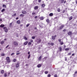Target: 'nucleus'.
<instances>
[{"mask_svg":"<svg viewBox=\"0 0 77 77\" xmlns=\"http://www.w3.org/2000/svg\"><path fill=\"white\" fill-rule=\"evenodd\" d=\"M14 44L15 45H18V44L17 42H14Z\"/></svg>","mask_w":77,"mask_h":77,"instance_id":"423d86ee","label":"nucleus"},{"mask_svg":"<svg viewBox=\"0 0 77 77\" xmlns=\"http://www.w3.org/2000/svg\"><path fill=\"white\" fill-rule=\"evenodd\" d=\"M65 12V10H63V13H64Z\"/></svg>","mask_w":77,"mask_h":77,"instance_id":"864d4df0","label":"nucleus"},{"mask_svg":"<svg viewBox=\"0 0 77 77\" xmlns=\"http://www.w3.org/2000/svg\"><path fill=\"white\" fill-rule=\"evenodd\" d=\"M27 43H28V42L26 41L24 43V44L25 45H26L27 44Z\"/></svg>","mask_w":77,"mask_h":77,"instance_id":"1a4fd4ad","label":"nucleus"},{"mask_svg":"<svg viewBox=\"0 0 77 77\" xmlns=\"http://www.w3.org/2000/svg\"><path fill=\"white\" fill-rule=\"evenodd\" d=\"M72 17H71L69 19V20H72Z\"/></svg>","mask_w":77,"mask_h":77,"instance_id":"a878e982","label":"nucleus"},{"mask_svg":"<svg viewBox=\"0 0 77 77\" xmlns=\"http://www.w3.org/2000/svg\"><path fill=\"white\" fill-rule=\"evenodd\" d=\"M39 26H40V27H41V28H42V26L40 25H39Z\"/></svg>","mask_w":77,"mask_h":77,"instance_id":"bf43d9fd","label":"nucleus"},{"mask_svg":"<svg viewBox=\"0 0 77 77\" xmlns=\"http://www.w3.org/2000/svg\"><path fill=\"white\" fill-rule=\"evenodd\" d=\"M35 19H36V18H37V16H35Z\"/></svg>","mask_w":77,"mask_h":77,"instance_id":"13d9d810","label":"nucleus"},{"mask_svg":"<svg viewBox=\"0 0 77 77\" xmlns=\"http://www.w3.org/2000/svg\"><path fill=\"white\" fill-rule=\"evenodd\" d=\"M32 44V43L30 42H29V43H28V45H31Z\"/></svg>","mask_w":77,"mask_h":77,"instance_id":"e433bc0d","label":"nucleus"},{"mask_svg":"<svg viewBox=\"0 0 77 77\" xmlns=\"http://www.w3.org/2000/svg\"><path fill=\"white\" fill-rule=\"evenodd\" d=\"M5 25H3V24H1L0 26V27H4Z\"/></svg>","mask_w":77,"mask_h":77,"instance_id":"a211bd4d","label":"nucleus"},{"mask_svg":"<svg viewBox=\"0 0 77 77\" xmlns=\"http://www.w3.org/2000/svg\"><path fill=\"white\" fill-rule=\"evenodd\" d=\"M4 42H4V41H2L1 42V44H3L4 43Z\"/></svg>","mask_w":77,"mask_h":77,"instance_id":"393cba45","label":"nucleus"},{"mask_svg":"<svg viewBox=\"0 0 77 77\" xmlns=\"http://www.w3.org/2000/svg\"><path fill=\"white\" fill-rule=\"evenodd\" d=\"M56 37V35H55L54 36H52V39H55V37Z\"/></svg>","mask_w":77,"mask_h":77,"instance_id":"2eb2a0df","label":"nucleus"},{"mask_svg":"<svg viewBox=\"0 0 77 77\" xmlns=\"http://www.w3.org/2000/svg\"><path fill=\"white\" fill-rule=\"evenodd\" d=\"M46 21H47V23H49V20H48V19H47V20H46Z\"/></svg>","mask_w":77,"mask_h":77,"instance_id":"c9c22d12","label":"nucleus"},{"mask_svg":"<svg viewBox=\"0 0 77 77\" xmlns=\"http://www.w3.org/2000/svg\"><path fill=\"white\" fill-rule=\"evenodd\" d=\"M24 38L25 40H27V38H26V37H25V36L24 37Z\"/></svg>","mask_w":77,"mask_h":77,"instance_id":"b1692460","label":"nucleus"},{"mask_svg":"<svg viewBox=\"0 0 77 77\" xmlns=\"http://www.w3.org/2000/svg\"><path fill=\"white\" fill-rule=\"evenodd\" d=\"M5 9H3L2 11V12H4V11H5Z\"/></svg>","mask_w":77,"mask_h":77,"instance_id":"72a5a7b5","label":"nucleus"},{"mask_svg":"<svg viewBox=\"0 0 77 77\" xmlns=\"http://www.w3.org/2000/svg\"><path fill=\"white\" fill-rule=\"evenodd\" d=\"M44 17H40V19L41 20H44Z\"/></svg>","mask_w":77,"mask_h":77,"instance_id":"f3484780","label":"nucleus"},{"mask_svg":"<svg viewBox=\"0 0 77 77\" xmlns=\"http://www.w3.org/2000/svg\"><path fill=\"white\" fill-rule=\"evenodd\" d=\"M34 29H36V27H35Z\"/></svg>","mask_w":77,"mask_h":77,"instance_id":"774afa93","label":"nucleus"},{"mask_svg":"<svg viewBox=\"0 0 77 77\" xmlns=\"http://www.w3.org/2000/svg\"><path fill=\"white\" fill-rule=\"evenodd\" d=\"M45 4H43L42 5V6L43 7V8H44V7H45Z\"/></svg>","mask_w":77,"mask_h":77,"instance_id":"6ab92c4d","label":"nucleus"},{"mask_svg":"<svg viewBox=\"0 0 77 77\" xmlns=\"http://www.w3.org/2000/svg\"><path fill=\"white\" fill-rule=\"evenodd\" d=\"M16 68H18V67L19 66V63H17V64H16Z\"/></svg>","mask_w":77,"mask_h":77,"instance_id":"6e6552de","label":"nucleus"},{"mask_svg":"<svg viewBox=\"0 0 77 77\" xmlns=\"http://www.w3.org/2000/svg\"><path fill=\"white\" fill-rule=\"evenodd\" d=\"M1 73H2V74L4 73V70H2V71H1Z\"/></svg>","mask_w":77,"mask_h":77,"instance_id":"c85d7f7f","label":"nucleus"},{"mask_svg":"<svg viewBox=\"0 0 77 77\" xmlns=\"http://www.w3.org/2000/svg\"><path fill=\"white\" fill-rule=\"evenodd\" d=\"M30 57V55L29 54L28 57V59H29Z\"/></svg>","mask_w":77,"mask_h":77,"instance_id":"c03bdc74","label":"nucleus"},{"mask_svg":"<svg viewBox=\"0 0 77 77\" xmlns=\"http://www.w3.org/2000/svg\"><path fill=\"white\" fill-rule=\"evenodd\" d=\"M49 15L50 17H52L53 15V14L52 13H50L49 14Z\"/></svg>","mask_w":77,"mask_h":77,"instance_id":"dca6fc26","label":"nucleus"},{"mask_svg":"<svg viewBox=\"0 0 77 77\" xmlns=\"http://www.w3.org/2000/svg\"><path fill=\"white\" fill-rule=\"evenodd\" d=\"M65 60L66 61V60H67L66 57H65Z\"/></svg>","mask_w":77,"mask_h":77,"instance_id":"49530a36","label":"nucleus"},{"mask_svg":"<svg viewBox=\"0 0 77 77\" xmlns=\"http://www.w3.org/2000/svg\"><path fill=\"white\" fill-rule=\"evenodd\" d=\"M41 40L40 39H38L37 40V42L38 44H39L40 43H41Z\"/></svg>","mask_w":77,"mask_h":77,"instance_id":"7ed1b4c3","label":"nucleus"},{"mask_svg":"<svg viewBox=\"0 0 77 77\" xmlns=\"http://www.w3.org/2000/svg\"><path fill=\"white\" fill-rule=\"evenodd\" d=\"M38 6H36L35 7L34 9L35 10H36V9H38Z\"/></svg>","mask_w":77,"mask_h":77,"instance_id":"9d476101","label":"nucleus"},{"mask_svg":"<svg viewBox=\"0 0 77 77\" xmlns=\"http://www.w3.org/2000/svg\"><path fill=\"white\" fill-rule=\"evenodd\" d=\"M16 15V14L15 13L13 15H12L13 17H14V16H15Z\"/></svg>","mask_w":77,"mask_h":77,"instance_id":"58836bf2","label":"nucleus"},{"mask_svg":"<svg viewBox=\"0 0 77 77\" xmlns=\"http://www.w3.org/2000/svg\"><path fill=\"white\" fill-rule=\"evenodd\" d=\"M41 58H42V56H41L38 58L39 60H40L41 59Z\"/></svg>","mask_w":77,"mask_h":77,"instance_id":"aec40b11","label":"nucleus"},{"mask_svg":"<svg viewBox=\"0 0 77 77\" xmlns=\"http://www.w3.org/2000/svg\"><path fill=\"white\" fill-rule=\"evenodd\" d=\"M24 15L23 14H21L20 15V17H24Z\"/></svg>","mask_w":77,"mask_h":77,"instance_id":"412c9836","label":"nucleus"},{"mask_svg":"<svg viewBox=\"0 0 77 77\" xmlns=\"http://www.w3.org/2000/svg\"><path fill=\"white\" fill-rule=\"evenodd\" d=\"M19 54H20L19 53H17L16 54H17V55H18Z\"/></svg>","mask_w":77,"mask_h":77,"instance_id":"5fc2aeb1","label":"nucleus"},{"mask_svg":"<svg viewBox=\"0 0 77 77\" xmlns=\"http://www.w3.org/2000/svg\"><path fill=\"white\" fill-rule=\"evenodd\" d=\"M29 25H30V24L29 23H28L26 25V27H29Z\"/></svg>","mask_w":77,"mask_h":77,"instance_id":"cd10ccee","label":"nucleus"},{"mask_svg":"<svg viewBox=\"0 0 77 77\" xmlns=\"http://www.w3.org/2000/svg\"><path fill=\"white\" fill-rule=\"evenodd\" d=\"M41 66V64H39L37 65V67L38 68H40Z\"/></svg>","mask_w":77,"mask_h":77,"instance_id":"9b49d317","label":"nucleus"},{"mask_svg":"<svg viewBox=\"0 0 77 77\" xmlns=\"http://www.w3.org/2000/svg\"><path fill=\"white\" fill-rule=\"evenodd\" d=\"M57 75H54V77H57Z\"/></svg>","mask_w":77,"mask_h":77,"instance_id":"603ef678","label":"nucleus"},{"mask_svg":"<svg viewBox=\"0 0 77 77\" xmlns=\"http://www.w3.org/2000/svg\"><path fill=\"white\" fill-rule=\"evenodd\" d=\"M77 72L76 71V72H75V74H77Z\"/></svg>","mask_w":77,"mask_h":77,"instance_id":"680f3d73","label":"nucleus"},{"mask_svg":"<svg viewBox=\"0 0 77 77\" xmlns=\"http://www.w3.org/2000/svg\"><path fill=\"white\" fill-rule=\"evenodd\" d=\"M63 27H64V25H62L59 28H58V30H59L62 29Z\"/></svg>","mask_w":77,"mask_h":77,"instance_id":"f03ea898","label":"nucleus"},{"mask_svg":"<svg viewBox=\"0 0 77 77\" xmlns=\"http://www.w3.org/2000/svg\"><path fill=\"white\" fill-rule=\"evenodd\" d=\"M16 20H18V18L17 17V18H16Z\"/></svg>","mask_w":77,"mask_h":77,"instance_id":"69168bd1","label":"nucleus"},{"mask_svg":"<svg viewBox=\"0 0 77 77\" xmlns=\"http://www.w3.org/2000/svg\"><path fill=\"white\" fill-rule=\"evenodd\" d=\"M30 42H33V40L31 39L30 40Z\"/></svg>","mask_w":77,"mask_h":77,"instance_id":"79ce46f5","label":"nucleus"},{"mask_svg":"<svg viewBox=\"0 0 77 77\" xmlns=\"http://www.w3.org/2000/svg\"><path fill=\"white\" fill-rule=\"evenodd\" d=\"M70 50V48H66L65 49V51H68V50Z\"/></svg>","mask_w":77,"mask_h":77,"instance_id":"f8f14e48","label":"nucleus"},{"mask_svg":"<svg viewBox=\"0 0 77 77\" xmlns=\"http://www.w3.org/2000/svg\"><path fill=\"white\" fill-rule=\"evenodd\" d=\"M5 77H6L7 76V74H6V73H5L4 75Z\"/></svg>","mask_w":77,"mask_h":77,"instance_id":"ea45409f","label":"nucleus"},{"mask_svg":"<svg viewBox=\"0 0 77 77\" xmlns=\"http://www.w3.org/2000/svg\"><path fill=\"white\" fill-rule=\"evenodd\" d=\"M64 0H59V1L60 2V4H62L64 2Z\"/></svg>","mask_w":77,"mask_h":77,"instance_id":"20e7f679","label":"nucleus"},{"mask_svg":"<svg viewBox=\"0 0 77 77\" xmlns=\"http://www.w3.org/2000/svg\"><path fill=\"white\" fill-rule=\"evenodd\" d=\"M32 15H35V14H36V12H33L32 13Z\"/></svg>","mask_w":77,"mask_h":77,"instance_id":"473e14b6","label":"nucleus"},{"mask_svg":"<svg viewBox=\"0 0 77 77\" xmlns=\"http://www.w3.org/2000/svg\"><path fill=\"white\" fill-rule=\"evenodd\" d=\"M12 23H11L10 24V26H12Z\"/></svg>","mask_w":77,"mask_h":77,"instance_id":"de8ad7c7","label":"nucleus"},{"mask_svg":"<svg viewBox=\"0 0 77 77\" xmlns=\"http://www.w3.org/2000/svg\"><path fill=\"white\" fill-rule=\"evenodd\" d=\"M30 54V52H28V54Z\"/></svg>","mask_w":77,"mask_h":77,"instance_id":"e2e57ef3","label":"nucleus"},{"mask_svg":"<svg viewBox=\"0 0 77 77\" xmlns=\"http://www.w3.org/2000/svg\"><path fill=\"white\" fill-rule=\"evenodd\" d=\"M32 39H34L35 38V36H32Z\"/></svg>","mask_w":77,"mask_h":77,"instance_id":"f704fd0d","label":"nucleus"},{"mask_svg":"<svg viewBox=\"0 0 77 77\" xmlns=\"http://www.w3.org/2000/svg\"><path fill=\"white\" fill-rule=\"evenodd\" d=\"M22 13L23 14H26L27 12L25 11H23L22 12Z\"/></svg>","mask_w":77,"mask_h":77,"instance_id":"0eeeda50","label":"nucleus"},{"mask_svg":"<svg viewBox=\"0 0 77 77\" xmlns=\"http://www.w3.org/2000/svg\"><path fill=\"white\" fill-rule=\"evenodd\" d=\"M68 35H70L72 34V32H69L68 33Z\"/></svg>","mask_w":77,"mask_h":77,"instance_id":"4468645a","label":"nucleus"},{"mask_svg":"<svg viewBox=\"0 0 77 77\" xmlns=\"http://www.w3.org/2000/svg\"><path fill=\"white\" fill-rule=\"evenodd\" d=\"M9 46V45H8L6 47V48H7Z\"/></svg>","mask_w":77,"mask_h":77,"instance_id":"8fccbe9b","label":"nucleus"},{"mask_svg":"<svg viewBox=\"0 0 77 77\" xmlns=\"http://www.w3.org/2000/svg\"><path fill=\"white\" fill-rule=\"evenodd\" d=\"M57 11L58 12H59L60 11V8L57 9Z\"/></svg>","mask_w":77,"mask_h":77,"instance_id":"4be33fe9","label":"nucleus"},{"mask_svg":"<svg viewBox=\"0 0 77 77\" xmlns=\"http://www.w3.org/2000/svg\"><path fill=\"white\" fill-rule=\"evenodd\" d=\"M72 56H74V54H72Z\"/></svg>","mask_w":77,"mask_h":77,"instance_id":"052dcab7","label":"nucleus"},{"mask_svg":"<svg viewBox=\"0 0 77 77\" xmlns=\"http://www.w3.org/2000/svg\"><path fill=\"white\" fill-rule=\"evenodd\" d=\"M51 45H54V43H51Z\"/></svg>","mask_w":77,"mask_h":77,"instance_id":"4c0bfd02","label":"nucleus"},{"mask_svg":"<svg viewBox=\"0 0 77 77\" xmlns=\"http://www.w3.org/2000/svg\"><path fill=\"white\" fill-rule=\"evenodd\" d=\"M17 24H20V21L19 20H17Z\"/></svg>","mask_w":77,"mask_h":77,"instance_id":"ddd939ff","label":"nucleus"},{"mask_svg":"<svg viewBox=\"0 0 77 77\" xmlns=\"http://www.w3.org/2000/svg\"><path fill=\"white\" fill-rule=\"evenodd\" d=\"M4 29H5V32H8V29L6 28V27H4Z\"/></svg>","mask_w":77,"mask_h":77,"instance_id":"39448f33","label":"nucleus"},{"mask_svg":"<svg viewBox=\"0 0 77 77\" xmlns=\"http://www.w3.org/2000/svg\"><path fill=\"white\" fill-rule=\"evenodd\" d=\"M66 31V29H64L63 30V32H65Z\"/></svg>","mask_w":77,"mask_h":77,"instance_id":"6e6d98bb","label":"nucleus"},{"mask_svg":"<svg viewBox=\"0 0 77 77\" xmlns=\"http://www.w3.org/2000/svg\"><path fill=\"white\" fill-rule=\"evenodd\" d=\"M76 4H77V0H76Z\"/></svg>","mask_w":77,"mask_h":77,"instance_id":"338daca9","label":"nucleus"},{"mask_svg":"<svg viewBox=\"0 0 77 77\" xmlns=\"http://www.w3.org/2000/svg\"><path fill=\"white\" fill-rule=\"evenodd\" d=\"M60 51H62V47H60Z\"/></svg>","mask_w":77,"mask_h":77,"instance_id":"bb28decb","label":"nucleus"},{"mask_svg":"<svg viewBox=\"0 0 77 77\" xmlns=\"http://www.w3.org/2000/svg\"><path fill=\"white\" fill-rule=\"evenodd\" d=\"M3 7L4 8H6V5H3Z\"/></svg>","mask_w":77,"mask_h":77,"instance_id":"7c9ffc66","label":"nucleus"},{"mask_svg":"<svg viewBox=\"0 0 77 77\" xmlns=\"http://www.w3.org/2000/svg\"><path fill=\"white\" fill-rule=\"evenodd\" d=\"M60 43L61 45H63V42H60Z\"/></svg>","mask_w":77,"mask_h":77,"instance_id":"c756f323","label":"nucleus"},{"mask_svg":"<svg viewBox=\"0 0 77 77\" xmlns=\"http://www.w3.org/2000/svg\"><path fill=\"white\" fill-rule=\"evenodd\" d=\"M14 53H12V54H11V56H13V55H14Z\"/></svg>","mask_w":77,"mask_h":77,"instance_id":"09e8293b","label":"nucleus"},{"mask_svg":"<svg viewBox=\"0 0 77 77\" xmlns=\"http://www.w3.org/2000/svg\"><path fill=\"white\" fill-rule=\"evenodd\" d=\"M71 53L70 52V53H69L67 56H69L70 55H71Z\"/></svg>","mask_w":77,"mask_h":77,"instance_id":"5701e85b","label":"nucleus"},{"mask_svg":"<svg viewBox=\"0 0 77 77\" xmlns=\"http://www.w3.org/2000/svg\"><path fill=\"white\" fill-rule=\"evenodd\" d=\"M61 39H58V41H59V42H61Z\"/></svg>","mask_w":77,"mask_h":77,"instance_id":"a19ab883","label":"nucleus"},{"mask_svg":"<svg viewBox=\"0 0 77 77\" xmlns=\"http://www.w3.org/2000/svg\"><path fill=\"white\" fill-rule=\"evenodd\" d=\"M45 74H48V72H47V71H45Z\"/></svg>","mask_w":77,"mask_h":77,"instance_id":"a18cd8bd","label":"nucleus"},{"mask_svg":"<svg viewBox=\"0 0 77 77\" xmlns=\"http://www.w3.org/2000/svg\"><path fill=\"white\" fill-rule=\"evenodd\" d=\"M6 60L8 62H11V60H10V58L9 57H7L6 58Z\"/></svg>","mask_w":77,"mask_h":77,"instance_id":"f257e3e1","label":"nucleus"},{"mask_svg":"<svg viewBox=\"0 0 77 77\" xmlns=\"http://www.w3.org/2000/svg\"><path fill=\"white\" fill-rule=\"evenodd\" d=\"M38 0V2H41V0Z\"/></svg>","mask_w":77,"mask_h":77,"instance_id":"4d7b16f0","label":"nucleus"},{"mask_svg":"<svg viewBox=\"0 0 77 77\" xmlns=\"http://www.w3.org/2000/svg\"><path fill=\"white\" fill-rule=\"evenodd\" d=\"M13 61H14V62H15L16 61V59H14L13 60Z\"/></svg>","mask_w":77,"mask_h":77,"instance_id":"37998d69","label":"nucleus"},{"mask_svg":"<svg viewBox=\"0 0 77 77\" xmlns=\"http://www.w3.org/2000/svg\"><path fill=\"white\" fill-rule=\"evenodd\" d=\"M5 55V54H1V56H4Z\"/></svg>","mask_w":77,"mask_h":77,"instance_id":"2f4dec72","label":"nucleus"},{"mask_svg":"<svg viewBox=\"0 0 77 77\" xmlns=\"http://www.w3.org/2000/svg\"><path fill=\"white\" fill-rule=\"evenodd\" d=\"M0 21H2V19H0Z\"/></svg>","mask_w":77,"mask_h":77,"instance_id":"0e129e2a","label":"nucleus"},{"mask_svg":"<svg viewBox=\"0 0 77 77\" xmlns=\"http://www.w3.org/2000/svg\"><path fill=\"white\" fill-rule=\"evenodd\" d=\"M50 76H51V75H48V77H50Z\"/></svg>","mask_w":77,"mask_h":77,"instance_id":"3c124183","label":"nucleus"}]
</instances>
